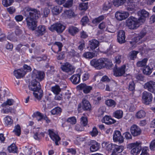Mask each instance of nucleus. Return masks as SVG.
<instances>
[{
    "label": "nucleus",
    "mask_w": 155,
    "mask_h": 155,
    "mask_svg": "<svg viewBox=\"0 0 155 155\" xmlns=\"http://www.w3.org/2000/svg\"><path fill=\"white\" fill-rule=\"evenodd\" d=\"M126 66L123 65L120 67H118L117 66L115 65L114 69V74L116 77H120L124 75L125 73Z\"/></svg>",
    "instance_id": "nucleus-6"
},
{
    "label": "nucleus",
    "mask_w": 155,
    "mask_h": 155,
    "mask_svg": "<svg viewBox=\"0 0 155 155\" xmlns=\"http://www.w3.org/2000/svg\"><path fill=\"white\" fill-rule=\"evenodd\" d=\"M62 70L64 72L69 73L73 71L72 66L69 63L66 62L61 67Z\"/></svg>",
    "instance_id": "nucleus-18"
},
{
    "label": "nucleus",
    "mask_w": 155,
    "mask_h": 155,
    "mask_svg": "<svg viewBox=\"0 0 155 155\" xmlns=\"http://www.w3.org/2000/svg\"><path fill=\"white\" fill-rule=\"evenodd\" d=\"M127 25L129 29H134L140 26V23L138 22V19L133 17H130L126 21Z\"/></svg>",
    "instance_id": "nucleus-5"
},
{
    "label": "nucleus",
    "mask_w": 155,
    "mask_h": 155,
    "mask_svg": "<svg viewBox=\"0 0 155 155\" xmlns=\"http://www.w3.org/2000/svg\"><path fill=\"white\" fill-rule=\"evenodd\" d=\"M135 84L133 81L129 82L128 85V89L130 91H132L134 90Z\"/></svg>",
    "instance_id": "nucleus-53"
},
{
    "label": "nucleus",
    "mask_w": 155,
    "mask_h": 155,
    "mask_svg": "<svg viewBox=\"0 0 155 155\" xmlns=\"http://www.w3.org/2000/svg\"><path fill=\"white\" fill-rule=\"evenodd\" d=\"M104 18V17L103 15L100 16L97 18H96L92 21V23L94 24L98 23Z\"/></svg>",
    "instance_id": "nucleus-51"
},
{
    "label": "nucleus",
    "mask_w": 155,
    "mask_h": 155,
    "mask_svg": "<svg viewBox=\"0 0 155 155\" xmlns=\"http://www.w3.org/2000/svg\"><path fill=\"white\" fill-rule=\"evenodd\" d=\"M81 124L83 126H86L88 123V120L86 117L82 116L81 118Z\"/></svg>",
    "instance_id": "nucleus-46"
},
{
    "label": "nucleus",
    "mask_w": 155,
    "mask_h": 155,
    "mask_svg": "<svg viewBox=\"0 0 155 155\" xmlns=\"http://www.w3.org/2000/svg\"><path fill=\"white\" fill-rule=\"evenodd\" d=\"M146 113L145 111L142 110L139 111L135 114L136 117L138 119H140L145 116Z\"/></svg>",
    "instance_id": "nucleus-37"
},
{
    "label": "nucleus",
    "mask_w": 155,
    "mask_h": 155,
    "mask_svg": "<svg viewBox=\"0 0 155 155\" xmlns=\"http://www.w3.org/2000/svg\"><path fill=\"white\" fill-rule=\"evenodd\" d=\"M142 153L140 155H149L148 152L149 151L148 147H144L142 148Z\"/></svg>",
    "instance_id": "nucleus-52"
},
{
    "label": "nucleus",
    "mask_w": 155,
    "mask_h": 155,
    "mask_svg": "<svg viewBox=\"0 0 155 155\" xmlns=\"http://www.w3.org/2000/svg\"><path fill=\"white\" fill-rule=\"evenodd\" d=\"M106 58H101L98 60L94 59L91 61V65L97 69H100L106 65Z\"/></svg>",
    "instance_id": "nucleus-3"
},
{
    "label": "nucleus",
    "mask_w": 155,
    "mask_h": 155,
    "mask_svg": "<svg viewBox=\"0 0 155 155\" xmlns=\"http://www.w3.org/2000/svg\"><path fill=\"white\" fill-rule=\"evenodd\" d=\"M4 120L5 125L7 126H10L13 123V120L9 116H8L5 117L4 119Z\"/></svg>",
    "instance_id": "nucleus-31"
},
{
    "label": "nucleus",
    "mask_w": 155,
    "mask_h": 155,
    "mask_svg": "<svg viewBox=\"0 0 155 155\" xmlns=\"http://www.w3.org/2000/svg\"><path fill=\"white\" fill-rule=\"evenodd\" d=\"M54 45H57L58 48V51H60L61 50L63 46V45L62 43L60 42H55L54 44Z\"/></svg>",
    "instance_id": "nucleus-59"
},
{
    "label": "nucleus",
    "mask_w": 155,
    "mask_h": 155,
    "mask_svg": "<svg viewBox=\"0 0 155 155\" xmlns=\"http://www.w3.org/2000/svg\"><path fill=\"white\" fill-rule=\"evenodd\" d=\"M125 138L127 140L131 139L132 138L131 134L129 132H126L124 134Z\"/></svg>",
    "instance_id": "nucleus-62"
},
{
    "label": "nucleus",
    "mask_w": 155,
    "mask_h": 155,
    "mask_svg": "<svg viewBox=\"0 0 155 155\" xmlns=\"http://www.w3.org/2000/svg\"><path fill=\"white\" fill-rule=\"evenodd\" d=\"M90 149L91 152L97 151L99 148V144L95 140H91Z\"/></svg>",
    "instance_id": "nucleus-22"
},
{
    "label": "nucleus",
    "mask_w": 155,
    "mask_h": 155,
    "mask_svg": "<svg viewBox=\"0 0 155 155\" xmlns=\"http://www.w3.org/2000/svg\"><path fill=\"white\" fill-rule=\"evenodd\" d=\"M67 152L71 153L72 155H75L76 153V150L74 148H69L67 149Z\"/></svg>",
    "instance_id": "nucleus-64"
},
{
    "label": "nucleus",
    "mask_w": 155,
    "mask_h": 155,
    "mask_svg": "<svg viewBox=\"0 0 155 155\" xmlns=\"http://www.w3.org/2000/svg\"><path fill=\"white\" fill-rule=\"evenodd\" d=\"M111 3L108 2H106L104 5L103 9L104 10L107 11L108 9L111 8Z\"/></svg>",
    "instance_id": "nucleus-58"
},
{
    "label": "nucleus",
    "mask_w": 155,
    "mask_h": 155,
    "mask_svg": "<svg viewBox=\"0 0 155 155\" xmlns=\"http://www.w3.org/2000/svg\"><path fill=\"white\" fill-rule=\"evenodd\" d=\"M123 111L120 110H116L113 114V116L118 119L121 118L123 117Z\"/></svg>",
    "instance_id": "nucleus-28"
},
{
    "label": "nucleus",
    "mask_w": 155,
    "mask_h": 155,
    "mask_svg": "<svg viewBox=\"0 0 155 155\" xmlns=\"http://www.w3.org/2000/svg\"><path fill=\"white\" fill-rule=\"evenodd\" d=\"M98 133V132L97 128L95 127H94L93 128L92 131L90 132V134L92 137H96Z\"/></svg>",
    "instance_id": "nucleus-54"
},
{
    "label": "nucleus",
    "mask_w": 155,
    "mask_h": 155,
    "mask_svg": "<svg viewBox=\"0 0 155 155\" xmlns=\"http://www.w3.org/2000/svg\"><path fill=\"white\" fill-rule=\"evenodd\" d=\"M71 82L74 84H77L80 81V75L79 72L78 74H74L70 78Z\"/></svg>",
    "instance_id": "nucleus-21"
},
{
    "label": "nucleus",
    "mask_w": 155,
    "mask_h": 155,
    "mask_svg": "<svg viewBox=\"0 0 155 155\" xmlns=\"http://www.w3.org/2000/svg\"><path fill=\"white\" fill-rule=\"evenodd\" d=\"M35 30L34 32L36 36H39L43 35L45 32V30Z\"/></svg>",
    "instance_id": "nucleus-48"
},
{
    "label": "nucleus",
    "mask_w": 155,
    "mask_h": 155,
    "mask_svg": "<svg viewBox=\"0 0 155 155\" xmlns=\"http://www.w3.org/2000/svg\"><path fill=\"white\" fill-rule=\"evenodd\" d=\"M62 10V7L60 6H54L52 9V11L54 15H58L60 13Z\"/></svg>",
    "instance_id": "nucleus-33"
},
{
    "label": "nucleus",
    "mask_w": 155,
    "mask_h": 155,
    "mask_svg": "<svg viewBox=\"0 0 155 155\" xmlns=\"http://www.w3.org/2000/svg\"><path fill=\"white\" fill-rule=\"evenodd\" d=\"M102 121L104 123L107 125L114 124L116 122V120L112 119L111 116L107 115L103 117Z\"/></svg>",
    "instance_id": "nucleus-19"
},
{
    "label": "nucleus",
    "mask_w": 155,
    "mask_h": 155,
    "mask_svg": "<svg viewBox=\"0 0 155 155\" xmlns=\"http://www.w3.org/2000/svg\"><path fill=\"white\" fill-rule=\"evenodd\" d=\"M82 25L83 26H85L89 21V20L87 16L84 17L81 20Z\"/></svg>",
    "instance_id": "nucleus-55"
},
{
    "label": "nucleus",
    "mask_w": 155,
    "mask_h": 155,
    "mask_svg": "<svg viewBox=\"0 0 155 155\" xmlns=\"http://www.w3.org/2000/svg\"><path fill=\"white\" fill-rule=\"evenodd\" d=\"M126 0H113V4L116 7H118L119 6L123 5Z\"/></svg>",
    "instance_id": "nucleus-43"
},
{
    "label": "nucleus",
    "mask_w": 155,
    "mask_h": 155,
    "mask_svg": "<svg viewBox=\"0 0 155 155\" xmlns=\"http://www.w3.org/2000/svg\"><path fill=\"white\" fill-rule=\"evenodd\" d=\"M144 88L148 91L155 93V82L150 81L144 84Z\"/></svg>",
    "instance_id": "nucleus-10"
},
{
    "label": "nucleus",
    "mask_w": 155,
    "mask_h": 155,
    "mask_svg": "<svg viewBox=\"0 0 155 155\" xmlns=\"http://www.w3.org/2000/svg\"><path fill=\"white\" fill-rule=\"evenodd\" d=\"M87 3H82L80 4L79 9L81 10H86L87 8Z\"/></svg>",
    "instance_id": "nucleus-57"
},
{
    "label": "nucleus",
    "mask_w": 155,
    "mask_h": 155,
    "mask_svg": "<svg viewBox=\"0 0 155 155\" xmlns=\"http://www.w3.org/2000/svg\"><path fill=\"white\" fill-rule=\"evenodd\" d=\"M14 2V0H2V4L5 7L11 5Z\"/></svg>",
    "instance_id": "nucleus-41"
},
{
    "label": "nucleus",
    "mask_w": 155,
    "mask_h": 155,
    "mask_svg": "<svg viewBox=\"0 0 155 155\" xmlns=\"http://www.w3.org/2000/svg\"><path fill=\"white\" fill-rule=\"evenodd\" d=\"M146 32L145 30H142L138 35V36L134 38L133 41L135 43H137L138 44H140L143 41L142 38L146 35Z\"/></svg>",
    "instance_id": "nucleus-13"
},
{
    "label": "nucleus",
    "mask_w": 155,
    "mask_h": 155,
    "mask_svg": "<svg viewBox=\"0 0 155 155\" xmlns=\"http://www.w3.org/2000/svg\"><path fill=\"white\" fill-rule=\"evenodd\" d=\"M29 89L33 91L35 97L38 99L40 100L43 96V91L41 89L40 83L35 80H33L31 84L29 85Z\"/></svg>",
    "instance_id": "nucleus-2"
},
{
    "label": "nucleus",
    "mask_w": 155,
    "mask_h": 155,
    "mask_svg": "<svg viewBox=\"0 0 155 155\" xmlns=\"http://www.w3.org/2000/svg\"><path fill=\"white\" fill-rule=\"evenodd\" d=\"M70 55L73 57H75L79 58L80 57V54L79 53L75 51L74 50H71L70 53Z\"/></svg>",
    "instance_id": "nucleus-60"
},
{
    "label": "nucleus",
    "mask_w": 155,
    "mask_h": 155,
    "mask_svg": "<svg viewBox=\"0 0 155 155\" xmlns=\"http://www.w3.org/2000/svg\"><path fill=\"white\" fill-rule=\"evenodd\" d=\"M23 14L26 17L25 20L28 28L35 29L37 26L36 20L41 16L40 11L35 8L26 7L24 8Z\"/></svg>",
    "instance_id": "nucleus-1"
},
{
    "label": "nucleus",
    "mask_w": 155,
    "mask_h": 155,
    "mask_svg": "<svg viewBox=\"0 0 155 155\" xmlns=\"http://www.w3.org/2000/svg\"><path fill=\"white\" fill-rule=\"evenodd\" d=\"M83 108L84 110H90L91 108V106L89 102L87 100L84 99L82 101Z\"/></svg>",
    "instance_id": "nucleus-27"
},
{
    "label": "nucleus",
    "mask_w": 155,
    "mask_h": 155,
    "mask_svg": "<svg viewBox=\"0 0 155 155\" xmlns=\"http://www.w3.org/2000/svg\"><path fill=\"white\" fill-rule=\"evenodd\" d=\"M67 121L71 124L74 125L76 123V119L74 117H71L67 119Z\"/></svg>",
    "instance_id": "nucleus-50"
},
{
    "label": "nucleus",
    "mask_w": 155,
    "mask_h": 155,
    "mask_svg": "<svg viewBox=\"0 0 155 155\" xmlns=\"http://www.w3.org/2000/svg\"><path fill=\"white\" fill-rule=\"evenodd\" d=\"M95 54L94 52H87L84 53L82 56L86 58L91 59L94 57Z\"/></svg>",
    "instance_id": "nucleus-35"
},
{
    "label": "nucleus",
    "mask_w": 155,
    "mask_h": 155,
    "mask_svg": "<svg viewBox=\"0 0 155 155\" xmlns=\"http://www.w3.org/2000/svg\"><path fill=\"white\" fill-rule=\"evenodd\" d=\"M105 104L108 107H114L116 106V103L113 100L108 99L105 101Z\"/></svg>",
    "instance_id": "nucleus-36"
},
{
    "label": "nucleus",
    "mask_w": 155,
    "mask_h": 155,
    "mask_svg": "<svg viewBox=\"0 0 155 155\" xmlns=\"http://www.w3.org/2000/svg\"><path fill=\"white\" fill-rule=\"evenodd\" d=\"M61 112V109L59 107H56L53 109L51 111L52 114L55 115L60 114Z\"/></svg>",
    "instance_id": "nucleus-45"
},
{
    "label": "nucleus",
    "mask_w": 155,
    "mask_h": 155,
    "mask_svg": "<svg viewBox=\"0 0 155 155\" xmlns=\"http://www.w3.org/2000/svg\"><path fill=\"white\" fill-rule=\"evenodd\" d=\"M130 131L134 136H137L140 134L141 130L140 128L137 125L134 124L130 127Z\"/></svg>",
    "instance_id": "nucleus-15"
},
{
    "label": "nucleus",
    "mask_w": 155,
    "mask_h": 155,
    "mask_svg": "<svg viewBox=\"0 0 155 155\" xmlns=\"http://www.w3.org/2000/svg\"><path fill=\"white\" fill-rule=\"evenodd\" d=\"M129 15V13L127 12L119 11L116 12L115 17L117 20L122 21L126 19Z\"/></svg>",
    "instance_id": "nucleus-11"
},
{
    "label": "nucleus",
    "mask_w": 155,
    "mask_h": 155,
    "mask_svg": "<svg viewBox=\"0 0 155 155\" xmlns=\"http://www.w3.org/2000/svg\"><path fill=\"white\" fill-rule=\"evenodd\" d=\"M14 101L12 99H8L5 102H4L2 104V107H4L7 105L11 106L13 104Z\"/></svg>",
    "instance_id": "nucleus-49"
},
{
    "label": "nucleus",
    "mask_w": 155,
    "mask_h": 155,
    "mask_svg": "<svg viewBox=\"0 0 155 155\" xmlns=\"http://www.w3.org/2000/svg\"><path fill=\"white\" fill-rule=\"evenodd\" d=\"M113 140L114 142H118L120 144L123 143L124 141L123 136L121 135L120 131L118 130L114 131L113 134Z\"/></svg>",
    "instance_id": "nucleus-8"
},
{
    "label": "nucleus",
    "mask_w": 155,
    "mask_h": 155,
    "mask_svg": "<svg viewBox=\"0 0 155 155\" xmlns=\"http://www.w3.org/2000/svg\"><path fill=\"white\" fill-rule=\"evenodd\" d=\"M150 149L152 151L155 150V139L152 141L150 144Z\"/></svg>",
    "instance_id": "nucleus-61"
},
{
    "label": "nucleus",
    "mask_w": 155,
    "mask_h": 155,
    "mask_svg": "<svg viewBox=\"0 0 155 155\" xmlns=\"http://www.w3.org/2000/svg\"><path fill=\"white\" fill-rule=\"evenodd\" d=\"M45 75L44 72L41 71H36L34 73V76H35V78L40 81L44 79Z\"/></svg>",
    "instance_id": "nucleus-24"
},
{
    "label": "nucleus",
    "mask_w": 155,
    "mask_h": 155,
    "mask_svg": "<svg viewBox=\"0 0 155 155\" xmlns=\"http://www.w3.org/2000/svg\"><path fill=\"white\" fill-rule=\"evenodd\" d=\"M89 46L92 50H94L99 46V42L96 40L92 39L89 41Z\"/></svg>",
    "instance_id": "nucleus-25"
},
{
    "label": "nucleus",
    "mask_w": 155,
    "mask_h": 155,
    "mask_svg": "<svg viewBox=\"0 0 155 155\" xmlns=\"http://www.w3.org/2000/svg\"><path fill=\"white\" fill-rule=\"evenodd\" d=\"M137 13L140 16L138 19V22L140 23H144L145 21L146 18H148L149 15V12L144 9L140 10Z\"/></svg>",
    "instance_id": "nucleus-9"
},
{
    "label": "nucleus",
    "mask_w": 155,
    "mask_h": 155,
    "mask_svg": "<svg viewBox=\"0 0 155 155\" xmlns=\"http://www.w3.org/2000/svg\"><path fill=\"white\" fill-rule=\"evenodd\" d=\"M123 57V56L120 55H118L115 57L114 59V62L116 64L115 65L120 64L121 62V59Z\"/></svg>",
    "instance_id": "nucleus-44"
},
{
    "label": "nucleus",
    "mask_w": 155,
    "mask_h": 155,
    "mask_svg": "<svg viewBox=\"0 0 155 155\" xmlns=\"http://www.w3.org/2000/svg\"><path fill=\"white\" fill-rule=\"evenodd\" d=\"M63 16L66 18H71L75 16L74 12L71 10L65 11L62 14Z\"/></svg>",
    "instance_id": "nucleus-26"
},
{
    "label": "nucleus",
    "mask_w": 155,
    "mask_h": 155,
    "mask_svg": "<svg viewBox=\"0 0 155 155\" xmlns=\"http://www.w3.org/2000/svg\"><path fill=\"white\" fill-rule=\"evenodd\" d=\"M66 25L64 23L57 22L52 25L50 29H65Z\"/></svg>",
    "instance_id": "nucleus-20"
},
{
    "label": "nucleus",
    "mask_w": 155,
    "mask_h": 155,
    "mask_svg": "<svg viewBox=\"0 0 155 155\" xmlns=\"http://www.w3.org/2000/svg\"><path fill=\"white\" fill-rule=\"evenodd\" d=\"M152 99V95L151 93L146 91L143 92L142 101L143 103L147 105H149L151 103Z\"/></svg>",
    "instance_id": "nucleus-7"
},
{
    "label": "nucleus",
    "mask_w": 155,
    "mask_h": 155,
    "mask_svg": "<svg viewBox=\"0 0 155 155\" xmlns=\"http://www.w3.org/2000/svg\"><path fill=\"white\" fill-rule=\"evenodd\" d=\"M147 61V58H145L141 61H138L137 63V65L138 67L144 68L146 66V63Z\"/></svg>",
    "instance_id": "nucleus-34"
},
{
    "label": "nucleus",
    "mask_w": 155,
    "mask_h": 155,
    "mask_svg": "<svg viewBox=\"0 0 155 155\" xmlns=\"http://www.w3.org/2000/svg\"><path fill=\"white\" fill-rule=\"evenodd\" d=\"M79 45L78 47V49L82 51L85 47V42L84 41H82L79 42Z\"/></svg>",
    "instance_id": "nucleus-56"
},
{
    "label": "nucleus",
    "mask_w": 155,
    "mask_h": 155,
    "mask_svg": "<svg viewBox=\"0 0 155 155\" xmlns=\"http://www.w3.org/2000/svg\"><path fill=\"white\" fill-rule=\"evenodd\" d=\"M17 147H16L15 144L12 143L8 148V150L9 152L10 153H15L17 150Z\"/></svg>",
    "instance_id": "nucleus-39"
},
{
    "label": "nucleus",
    "mask_w": 155,
    "mask_h": 155,
    "mask_svg": "<svg viewBox=\"0 0 155 155\" xmlns=\"http://www.w3.org/2000/svg\"><path fill=\"white\" fill-rule=\"evenodd\" d=\"M80 71V77L81 76L83 81H85L88 79L89 77V73L86 71H81L80 70H79Z\"/></svg>",
    "instance_id": "nucleus-30"
},
{
    "label": "nucleus",
    "mask_w": 155,
    "mask_h": 155,
    "mask_svg": "<svg viewBox=\"0 0 155 155\" xmlns=\"http://www.w3.org/2000/svg\"><path fill=\"white\" fill-rule=\"evenodd\" d=\"M78 88L82 90L84 93L87 94L90 92L93 89V87L91 86L87 85L85 84H80L77 86Z\"/></svg>",
    "instance_id": "nucleus-12"
},
{
    "label": "nucleus",
    "mask_w": 155,
    "mask_h": 155,
    "mask_svg": "<svg viewBox=\"0 0 155 155\" xmlns=\"http://www.w3.org/2000/svg\"><path fill=\"white\" fill-rule=\"evenodd\" d=\"M124 148V147L122 145L118 146L114 144V147L113 151L116 153H120L123 151Z\"/></svg>",
    "instance_id": "nucleus-29"
},
{
    "label": "nucleus",
    "mask_w": 155,
    "mask_h": 155,
    "mask_svg": "<svg viewBox=\"0 0 155 155\" xmlns=\"http://www.w3.org/2000/svg\"><path fill=\"white\" fill-rule=\"evenodd\" d=\"M128 148L131 149L130 153L133 155H137L142 150L141 143L137 142L129 144Z\"/></svg>",
    "instance_id": "nucleus-4"
},
{
    "label": "nucleus",
    "mask_w": 155,
    "mask_h": 155,
    "mask_svg": "<svg viewBox=\"0 0 155 155\" xmlns=\"http://www.w3.org/2000/svg\"><path fill=\"white\" fill-rule=\"evenodd\" d=\"M139 53L138 51H133L129 53V58L130 60H134L137 57V54Z\"/></svg>",
    "instance_id": "nucleus-40"
},
{
    "label": "nucleus",
    "mask_w": 155,
    "mask_h": 155,
    "mask_svg": "<svg viewBox=\"0 0 155 155\" xmlns=\"http://www.w3.org/2000/svg\"><path fill=\"white\" fill-rule=\"evenodd\" d=\"M65 52H62L60 53L57 56V58L58 60H61L63 59L65 56Z\"/></svg>",
    "instance_id": "nucleus-63"
},
{
    "label": "nucleus",
    "mask_w": 155,
    "mask_h": 155,
    "mask_svg": "<svg viewBox=\"0 0 155 155\" xmlns=\"http://www.w3.org/2000/svg\"><path fill=\"white\" fill-rule=\"evenodd\" d=\"M48 132L50 138L53 141L55 142V145H58V142L61 139L59 137L54 133L52 130H49Z\"/></svg>",
    "instance_id": "nucleus-16"
},
{
    "label": "nucleus",
    "mask_w": 155,
    "mask_h": 155,
    "mask_svg": "<svg viewBox=\"0 0 155 155\" xmlns=\"http://www.w3.org/2000/svg\"><path fill=\"white\" fill-rule=\"evenodd\" d=\"M14 75L18 79L22 78L26 74V71L23 69H20L15 70L13 72Z\"/></svg>",
    "instance_id": "nucleus-17"
},
{
    "label": "nucleus",
    "mask_w": 155,
    "mask_h": 155,
    "mask_svg": "<svg viewBox=\"0 0 155 155\" xmlns=\"http://www.w3.org/2000/svg\"><path fill=\"white\" fill-rule=\"evenodd\" d=\"M114 144L112 143H109L108 142H104L102 143V146L103 148L109 151L111 150H113Z\"/></svg>",
    "instance_id": "nucleus-23"
},
{
    "label": "nucleus",
    "mask_w": 155,
    "mask_h": 155,
    "mask_svg": "<svg viewBox=\"0 0 155 155\" xmlns=\"http://www.w3.org/2000/svg\"><path fill=\"white\" fill-rule=\"evenodd\" d=\"M125 33L123 30H119L117 35V41L120 44H122L125 42Z\"/></svg>",
    "instance_id": "nucleus-14"
},
{
    "label": "nucleus",
    "mask_w": 155,
    "mask_h": 155,
    "mask_svg": "<svg viewBox=\"0 0 155 155\" xmlns=\"http://www.w3.org/2000/svg\"><path fill=\"white\" fill-rule=\"evenodd\" d=\"M33 116L34 117H36L38 121H41L42 119H44L45 114L41 113L37 111L34 113Z\"/></svg>",
    "instance_id": "nucleus-32"
},
{
    "label": "nucleus",
    "mask_w": 155,
    "mask_h": 155,
    "mask_svg": "<svg viewBox=\"0 0 155 155\" xmlns=\"http://www.w3.org/2000/svg\"><path fill=\"white\" fill-rule=\"evenodd\" d=\"M51 90L54 94H58L60 92L61 89L59 86L56 85L51 87Z\"/></svg>",
    "instance_id": "nucleus-38"
},
{
    "label": "nucleus",
    "mask_w": 155,
    "mask_h": 155,
    "mask_svg": "<svg viewBox=\"0 0 155 155\" xmlns=\"http://www.w3.org/2000/svg\"><path fill=\"white\" fill-rule=\"evenodd\" d=\"M144 68L143 70V73L144 74L146 75H149L151 73L152 71L150 67L148 66H146Z\"/></svg>",
    "instance_id": "nucleus-47"
},
{
    "label": "nucleus",
    "mask_w": 155,
    "mask_h": 155,
    "mask_svg": "<svg viewBox=\"0 0 155 155\" xmlns=\"http://www.w3.org/2000/svg\"><path fill=\"white\" fill-rule=\"evenodd\" d=\"M13 132L15 134L19 136L21 134V127L18 124L14 127V129Z\"/></svg>",
    "instance_id": "nucleus-42"
}]
</instances>
